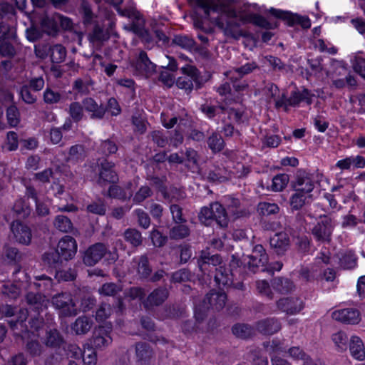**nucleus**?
I'll return each instance as SVG.
<instances>
[{
    "instance_id": "obj_1",
    "label": "nucleus",
    "mask_w": 365,
    "mask_h": 365,
    "mask_svg": "<svg viewBox=\"0 0 365 365\" xmlns=\"http://www.w3.org/2000/svg\"><path fill=\"white\" fill-rule=\"evenodd\" d=\"M202 8L206 16H209L210 11L218 12L226 16L229 19L226 21L221 19L216 20L217 26L221 29L224 34L234 38L240 36L239 31L240 24L237 21L240 16V11L243 10L242 6L236 4L235 0H188Z\"/></svg>"
},
{
    "instance_id": "obj_2",
    "label": "nucleus",
    "mask_w": 365,
    "mask_h": 365,
    "mask_svg": "<svg viewBox=\"0 0 365 365\" xmlns=\"http://www.w3.org/2000/svg\"><path fill=\"white\" fill-rule=\"evenodd\" d=\"M227 295L224 292L211 290L199 304H195V317L202 322L210 309L220 311L225 306Z\"/></svg>"
},
{
    "instance_id": "obj_3",
    "label": "nucleus",
    "mask_w": 365,
    "mask_h": 365,
    "mask_svg": "<svg viewBox=\"0 0 365 365\" xmlns=\"http://www.w3.org/2000/svg\"><path fill=\"white\" fill-rule=\"evenodd\" d=\"M200 221L205 225H209L215 221L221 227L228 225V217L225 207L218 202H212L209 207L201 208L198 215Z\"/></svg>"
},
{
    "instance_id": "obj_4",
    "label": "nucleus",
    "mask_w": 365,
    "mask_h": 365,
    "mask_svg": "<svg viewBox=\"0 0 365 365\" xmlns=\"http://www.w3.org/2000/svg\"><path fill=\"white\" fill-rule=\"evenodd\" d=\"M255 255H243L242 259H240L235 255L232 256L231 266L239 267L244 264L247 266L248 269L252 272H256L257 268H265L268 263V256L267 252H255Z\"/></svg>"
},
{
    "instance_id": "obj_5",
    "label": "nucleus",
    "mask_w": 365,
    "mask_h": 365,
    "mask_svg": "<svg viewBox=\"0 0 365 365\" xmlns=\"http://www.w3.org/2000/svg\"><path fill=\"white\" fill-rule=\"evenodd\" d=\"M52 304L58 310L61 317H73L78 314V309L71 294L63 292L52 297Z\"/></svg>"
},
{
    "instance_id": "obj_6",
    "label": "nucleus",
    "mask_w": 365,
    "mask_h": 365,
    "mask_svg": "<svg viewBox=\"0 0 365 365\" xmlns=\"http://www.w3.org/2000/svg\"><path fill=\"white\" fill-rule=\"evenodd\" d=\"M182 76L179 77L176 81V86L180 89L190 93L194 87V83L199 86L200 84V75L199 71L193 66L186 65L181 68Z\"/></svg>"
},
{
    "instance_id": "obj_7",
    "label": "nucleus",
    "mask_w": 365,
    "mask_h": 365,
    "mask_svg": "<svg viewBox=\"0 0 365 365\" xmlns=\"http://www.w3.org/2000/svg\"><path fill=\"white\" fill-rule=\"evenodd\" d=\"M2 312L6 317H14V319L8 321L11 329L13 330H19L20 332L26 331L27 326L25 321L28 318L29 312L26 309H18L11 305H6L2 309Z\"/></svg>"
},
{
    "instance_id": "obj_8",
    "label": "nucleus",
    "mask_w": 365,
    "mask_h": 365,
    "mask_svg": "<svg viewBox=\"0 0 365 365\" xmlns=\"http://www.w3.org/2000/svg\"><path fill=\"white\" fill-rule=\"evenodd\" d=\"M257 67V64L255 62H247L240 67L227 71L225 73V75L231 81L235 90L236 91H241L245 90L247 85L245 82H239V80L252 73Z\"/></svg>"
},
{
    "instance_id": "obj_9",
    "label": "nucleus",
    "mask_w": 365,
    "mask_h": 365,
    "mask_svg": "<svg viewBox=\"0 0 365 365\" xmlns=\"http://www.w3.org/2000/svg\"><path fill=\"white\" fill-rule=\"evenodd\" d=\"M111 334V327L99 326L93 332L88 346L98 351L106 350L113 342Z\"/></svg>"
},
{
    "instance_id": "obj_10",
    "label": "nucleus",
    "mask_w": 365,
    "mask_h": 365,
    "mask_svg": "<svg viewBox=\"0 0 365 365\" xmlns=\"http://www.w3.org/2000/svg\"><path fill=\"white\" fill-rule=\"evenodd\" d=\"M292 185L294 191L312 194L315 187L314 176L306 170H299L295 174Z\"/></svg>"
},
{
    "instance_id": "obj_11",
    "label": "nucleus",
    "mask_w": 365,
    "mask_h": 365,
    "mask_svg": "<svg viewBox=\"0 0 365 365\" xmlns=\"http://www.w3.org/2000/svg\"><path fill=\"white\" fill-rule=\"evenodd\" d=\"M334 230L331 218L321 216L320 220L312 229V234L320 242H329Z\"/></svg>"
},
{
    "instance_id": "obj_12",
    "label": "nucleus",
    "mask_w": 365,
    "mask_h": 365,
    "mask_svg": "<svg viewBox=\"0 0 365 365\" xmlns=\"http://www.w3.org/2000/svg\"><path fill=\"white\" fill-rule=\"evenodd\" d=\"M251 5L244 4L243 10L240 11V16L237 19L238 21L242 23H252L259 27L266 29H272L276 25L269 22L264 17L252 14L250 11Z\"/></svg>"
},
{
    "instance_id": "obj_13",
    "label": "nucleus",
    "mask_w": 365,
    "mask_h": 365,
    "mask_svg": "<svg viewBox=\"0 0 365 365\" xmlns=\"http://www.w3.org/2000/svg\"><path fill=\"white\" fill-rule=\"evenodd\" d=\"M169 296V291L166 287H159L153 289L142 302L146 310H152L156 307L162 305Z\"/></svg>"
},
{
    "instance_id": "obj_14",
    "label": "nucleus",
    "mask_w": 365,
    "mask_h": 365,
    "mask_svg": "<svg viewBox=\"0 0 365 365\" xmlns=\"http://www.w3.org/2000/svg\"><path fill=\"white\" fill-rule=\"evenodd\" d=\"M278 310L287 314H295L304 307L302 300L297 297H282L276 302Z\"/></svg>"
},
{
    "instance_id": "obj_15",
    "label": "nucleus",
    "mask_w": 365,
    "mask_h": 365,
    "mask_svg": "<svg viewBox=\"0 0 365 365\" xmlns=\"http://www.w3.org/2000/svg\"><path fill=\"white\" fill-rule=\"evenodd\" d=\"M269 13L280 19L287 21V24L290 26L294 24H300L304 29H309L311 26V21L308 17L302 16L289 12H284L274 8L269 9Z\"/></svg>"
},
{
    "instance_id": "obj_16",
    "label": "nucleus",
    "mask_w": 365,
    "mask_h": 365,
    "mask_svg": "<svg viewBox=\"0 0 365 365\" xmlns=\"http://www.w3.org/2000/svg\"><path fill=\"white\" fill-rule=\"evenodd\" d=\"M82 104L85 111L89 114L91 120H102L106 113V108L102 103L98 104L96 101L91 98L87 97L83 99Z\"/></svg>"
},
{
    "instance_id": "obj_17",
    "label": "nucleus",
    "mask_w": 365,
    "mask_h": 365,
    "mask_svg": "<svg viewBox=\"0 0 365 365\" xmlns=\"http://www.w3.org/2000/svg\"><path fill=\"white\" fill-rule=\"evenodd\" d=\"M11 231L15 240L19 244L29 245L31 240V230L20 221H14L11 224Z\"/></svg>"
},
{
    "instance_id": "obj_18",
    "label": "nucleus",
    "mask_w": 365,
    "mask_h": 365,
    "mask_svg": "<svg viewBox=\"0 0 365 365\" xmlns=\"http://www.w3.org/2000/svg\"><path fill=\"white\" fill-rule=\"evenodd\" d=\"M76 252H45L43 260L51 267L60 269L69 259H71Z\"/></svg>"
},
{
    "instance_id": "obj_19",
    "label": "nucleus",
    "mask_w": 365,
    "mask_h": 365,
    "mask_svg": "<svg viewBox=\"0 0 365 365\" xmlns=\"http://www.w3.org/2000/svg\"><path fill=\"white\" fill-rule=\"evenodd\" d=\"M331 317L336 321L349 324H356L361 320L359 312L353 308L336 310L331 313Z\"/></svg>"
},
{
    "instance_id": "obj_20",
    "label": "nucleus",
    "mask_w": 365,
    "mask_h": 365,
    "mask_svg": "<svg viewBox=\"0 0 365 365\" xmlns=\"http://www.w3.org/2000/svg\"><path fill=\"white\" fill-rule=\"evenodd\" d=\"M114 163L105 160L100 164L98 183L105 185L107 183H114L118 180V176L113 170Z\"/></svg>"
},
{
    "instance_id": "obj_21",
    "label": "nucleus",
    "mask_w": 365,
    "mask_h": 365,
    "mask_svg": "<svg viewBox=\"0 0 365 365\" xmlns=\"http://www.w3.org/2000/svg\"><path fill=\"white\" fill-rule=\"evenodd\" d=\"M136 361L140 365H149L154 356L151 346L145 341H140L135 345Z\"/></svg>"
},
{
    "instance_id": "obj_22",
    "label": "nucleus",
    "mask_w": 365,
    "mask_h": 365,
    "mask_svg": "<svg viewBox=\"0 0 365 365\" xmlns=\"http://www.w3.org/2000/svg\"><path fill=\"white\" fill-rule=\"evenodd\" d=\"M282 328L280 322L274 317H268L256 323L257 330L262 334L272 335Z\"/></svg>"
},
{
    "instance_id": "obj_23",
    "label": "nucleus",
    "mask_w": 365,
    "mask_h": 365,
    "mask_svg": "<svg viewBox=\"0 0 365 365\" xmlns=\"http://www.w3.org/2000/svg\"><path fill=\"white\" fill-rule=\"evenodd\" d=\"M136 71L141 75L149 76L152 75L155 71L156 66L150 61L147 53L141 51L134 65Z\"/></svg>"
},
{
    "instance_id": "obj_24",
    "label": "nucleus",
    "mask_w": 365,
    "mask_h": 365,
    "mask_svg": "<svg viewBox=\"0 0 365 365\" xmlns=\"http://www.w3.org/2000/svg\"><path fill=\"white\" fill-rule=\"evenodd\" d=\"M93 325L92 319L86 316H81L71 324V329L76 335H85L90 331Z\"/></svg>"
},
{
    "instance_id": "obj_25",
    "label": "nucleus",
    "mask_w": 365,
    "mask_h": 365,
    "mask_svg": "<svg viewBox=\"0 0 365 365\" xmlns=\"http://www.w3.org/2000/svg\"><path fill=\"white\" fill-rule=\"evenodd\" d=\"M26 301L33 310L39 312L47 307L48 300L41 293L29 292L26 295Z\"/></svg>"
},
{
    "instance_id": "obj_26",
    "label": "nucleus",
    "mask_w": 365,
    "mask_h": 365,
    "mask_svg": "<svg viewBox=\"0 0 365 365\" xmlns=\"http://www.w3.org/2000/svg\"><path fill=\"white\" fill-rule=\"evenodd\" d=\"M271 286L277 292L282 294H287L295 289L293 282L283 277H274L271 281Z\"/></svg>"
},
{
    "instance_id": "obj_27",
    "label": "nucleus",
    "mask_w": 365,
    "mask_h": 365,
    "mask_svg": "<svg viewBox=\"0 0 365 365\" xmlns=\"http://www.w3.org/2000/svg\"><path fill=\"white\" fill-rule=\"evenodd\" d=\"M313 97L314 95L308 89L304 88L302 91H295L292 92L289 98H288V105L296 106L302 102H305L307 104L310 105L312 103Z\"/></svg>"
},
{
    "instance_id": "obj_28",
    "label": "nucleus",
    "mask_w": 365,
    "mask_h": 365,
    "mask_svg": "<svg viewBox=\"0 0 365 365\" xmlns=\"http://www.w3.org/2000/svg\"><path fill=\"white\" fill-rule=\"evenodd\" d=\"M312 198V194L302 193V192L294 191L289 197V205L292 211L301 210L304 206L309 204Z\"/></svg>"
},
{
    "instance_id": "obj_29",
    "label": "nucleus",
    "mask_w": 365,
    "mask_h": 365,
    "mask_svg": "<svg viewBox=\"0 0 365 365\" xmlns=\"http://www.w3.org/2000/svg\"><path fill=\"white\" fill-rule=\"evenodd\" d=\"M197 262L201 271L205 272L207 270V267L210 265L213 267L220 265L222 262V259L221 256L218 254L211 255V252H202Z\"/></svg>"
},
{
    "instance_id": "obj_30",
    "label": "nucleus",
    "mask_w": 365,
    "mask_h": 365,
    "mask_svg": "<svg viewBox=\"0 0 365 365\" xmlns=\"http://www.w3.org/2000/svg\"><path fill=\"white\" fill-rule=\"evenodd\" d=\"M332 261L344 269H352L356 265L357 259L353 252H339Z\"/></svg>"
},
{
    "instance_id": "obj_31",
    "label": "nucleus",
    "mask_w": 365,
    "mask_h": 365,
    "mask_svg": "<svg viewBox=\"0 0 365 365\" xmlns=\"http://www.w3.org/2000/svg\"><path fill=\"white\" fill-rule=\"evenodd\" d=\"M215 271L214 279L217 285L220 287L221 286H231L232 284V278L228 269L224 267L220 266L219 268L215 269Z\"/></svg>"
},
{
    "instance_id": "obj_32",
    "label": "nucleus",
    "mask_w": 365,
    "mask_h": 365,
    "mask_svg": "<svg viewBox=\"0 0 365 365\" xmlns=\"http://www.w3.org/2000/svg\"><path fill=\"white\" fill-rule=\"evenodd\" d=\"M56 14H53L51 16L46 15L41 20V24L43 30L51 36H55L58 31Z\"/></svg>"
},
{
    "instance_id": "obj_33",
    "label": "nucleus",
    "mask_w": 365,
    "mask_h": 365,
    "mask_svg": "<svg viewBox=\"0 0 365 365\" xmlns=\"http://www.w3.org/2000/svg\"><path fill=\"white\" fill-rule=\"evenodd\" d=\"M45 350L44 345L36 339H29L25 344V351L31 357L41 356Z\"/></svg>"
},
{
    "instance_id": "obj_34",
    "label": "nucleus",
    "mask_w": 365,
    "mask_h": 365,
    "mask_svg": "<svg viewBox=\"0 0 365 365\" xmlns=\"http://www.w3.org/2000/svg\"><path fill=\"white\" fill-rule=\"evenodd\" d=\"M349 350L353 357L358 360H363L365 357L364 344L358 336H352L349 345Z\"/></svg>"
},
{
    "instance_id": "obj_35",
    "label": "nucleus",
    "mask_w": 365,
    "mask_h": 365,
    "mask_svg": "<svg viewBox=\"0 0 365 365\" xmlns=\"http://www.w3.org/2000/svg\"><path fill=\"white\" fill-rule=\"evenodd\" d=\"M48 52L51 60L53 63H60L63 62L67 54L66 48L61 44H55L49 46Z\"/></svg>"
},
{
    "instance_id": "obj_36",
    "label": "nucleus",
    "mask_w": 365,
    "mask_h": 365,
    "mask_svg": "<svg viewBox=\"0 0 365 365\" xmlns=\"http://www.w3.org/2000/svg\"><path fill=\"white\" fill-rule=\"evenodd\" d=\"M263 346L271 356L275 354H279L286 352L287 347L284 344V340H279L278 339H274L270 341L264 342Z\"/></svg>"
},
{
    "instance_id": "obj_37",
    "label": "nucleus",
    "mask_w": 365,
    "mask_h": 365,
    "mask_svg": "<svg viewBox=\"0 0 365 365\" xmlns=\"http://www.w3.org/2000/svg\"><path fill=\"white\" fill-rule=\"evenodd\" d=\"M110 31L100 25H96L92 33L90 34V40L95 42H103L109 39Z\"/></svg>"
},
{
    "instance_id": "obj_38",
    "label": "nucleus",
    "mask_w": 365,
    "mask_h": 365,
    "mask_svg": "<svg viewBox=\"0 0 365 365\" xmlns=\"http://www.w3.org/2000/svg\"><path fill=\"white\" fill-rule=\"evenodd\" d=\"M85 109L83 105L78 101H74L70 103L68 106V114L71 118L76 123L81 121L84 116Z\"/></svg>"
},
{
    "instance_id": "obj_39",
    "label": "nucleus",
    "mask_w": 365,
    "mask_h": 365,
    "mask_svg": "<svg viewBox=\"0 0 365 365\" xmlns=\"http://www.w3.org/2000/svg\"><path fill=\"white\" fill-rule=\"evenodd\" d=\"M289 242V237L286 233L279 232L270 237L269 245L271 248L282 250L286 249Z\"/></svg>"
},
{
    "instance_id": "obj_40",
    "label": "nucleus",
    "mask_w": 365,
    "mask_h": 365,
    "mask_svg": "<svg viewBox=\"0 0 365 365\" xmlns=\"http://www.w3.org/2000/svg\"><path fill=\"white\" fill-rule=\"evenodd\" d=\"M172 42L173 44L187 51H191L195 44V41L186 35H175Z\"/></svg>"
},
{
    "instance_id": "obj_41",
    "label": "nucleus",
    "mask_w": 365,
    "mask_h": 365,
    "mask_svg": "<svg viewBox=\"0 0 365 365\" xmlns=\"http://www.w3.org/2000/svg\"><path fill=\"white\" fill-rule=\"evenodd\" d=\"M124 237L133 247H138L143 242L141 233L138 230L133 228L127 229L124 232Z\"/></svg>"
},
{
    "instance_id": "obj_42",
    "label": "nucleus",
    "mask_w": 365,
    "mask_h": 365,
    "mask_svg": "<svg viewBox=\"0 0 365 365\" xmlns=\"http://www.w3.org/2000/svg\"><path fill=\"white\" fill-rule=\"evenodd\" d=\"M232 331L234 335L238 338L247 339L254 334L253 329L248 324H237L232 328Z\"/></svg>"
},
{
    "instance_id": "obj_43",
    "label": "nucleus",
    "mask_w": 365,
    "mask_h": 365,
    "mask_svg": "<svg viewBox=\"0 0 365 365\" xmlns=\"http://www.w3.org/2000/svg\"><path fill=\"white\" fill-rule=\"evenodd\" d=\"M207 143L209 148L213 153L221 151L225 145V142L221 135L215 132L207 138Z\"/></svg>"
},
{
    "instance_id": "obj_44",
    "label": "nucleus",
    "mask_w": 365,
    "mask_h": 365,
    "mask_svg": "<svg viewBox=\"0 0 365 365\" xmlns=\"http://www.w3.org/2000/svg\"><path fill=\"white\" fill-rule=\"evenodd\" d=\"M54 227L63 232H68L73 229V223L66 216L59 215L55 217L53 222Z\"/></svg>"
},
{
    "instance_id": "obj_45",
    "label": "nucleus",
    "mask_w": 365,
    "mask_h": 365,
    "mask_svg": "<svg viewBox=\"0 0 365 365\" xmlns=\"http://www.w3.org/2000/svg\"><path fill=\"white\" fill-rule=\"evenodd\" d=\"M113 309L110 304L102 302L96 312V320L98 322H103L112 314Z\"/></svg>"
},
{
    "instance_id": "obj_46",
    "label": "nucleus",
    "mask_w": 365,
    "mask_h": 365,
    "mask_svg": "<svg viewBox=\"0 0 365 365\" xmlns=\"http://www.w3.org/2000/svg\"><path fill=\"white\" fill-rule=\"evenodd\" d=\"M289 180V176L287 174L275 175L272 180L271 190L274 192L282 191L287 185Z\"/></svg>"
},
{
    "instance_id": "obj_47",
    "label": "nucleus",
    "mask_w": 365,
    "mask_h": 365,
    "mask_svg": "<svg viewBox=\"0 0 365 365\" xmlns=\"http://www.w3.org/2000/svg\"><path fill=\"white\" fill-rule=\"evenodd\" d=\"M13 212L17 217L25 218L30 215L31 210L23 199H19L13 206Z\"/></svg>"
},
{
    "instance_id": "obj_48",
    "label": "nucleus",
    "mask_w": 365,
    "mask_h": 365,
    "mask_svg": "<svg viewBox=\"0 0 365 365\" xmlns=\"http://www.w3.org/2000/svg\"><path fill=\"white\" fill-rule=\"evenodd\" d=\"M63 342V338L60 333L55 329L46 332V345L47 346L57 347Z\"/></svg>"
},
{
    "instance_id": "obj_49",
    "label": "nucleus",
    "mask_w": 365,
    "mask_h": 365,
    "mask_svg": "<svg viewBox=\"0 0 365 365\" xmlns=\"http://www.w3.org/2000/svg\"><path fill=\"white\" fill-rule=\"evenodd\" d=\"M58 249H59L60 251H76V241L73 237L65 235L59 240Z\"/></svg>"
},
{
    "instance_id": "obj_50",
    "label": "nucleus",
    "mask_w": 365,
    "mask_h": 365,
    "mask_svg": "<svg viewBox=\"0 0 365 365\" xmlns=\"http://www.w3.org/2000/svg\"><path fill=\"white\" fill-rule=\"evenodd\" d=\"M257 211L260 215L267 216L278 213L279 207L275 203L262 202L258 204Z\"/></svg>"
},
{
    "instance_id": "obj_51",
    "label": "nucleus",
    "mask_w": 365,
    "mask_h": 365,
    "mask_svg": "<svg viewBox=\"0 0 365 365\" xmlns=\"http://www.w3.org/2000/svg\"><path fill=\"white\" fill-rule=\"evenodd\" d=\"M6 118L9 125L11 127H16L20 122V113L18 108L14 106H10L6 110Z\"/></svg>"
},
{
    "instance_id": "obj_52",
    "label": "nucleus",
    "mask_w": 365,
    "mask_h": 365,
    "mask_svg": "<svg viewBox=\"0 0 365 365\" xmlns=\"http://www.w3.org/2000/svg\"><path fill=\"white\" fill-rule=\"evenodd\" d=\"M122 290L120 285L110 282L103 284L99 289V293L104 296L114 297Z\"/></svg>"
},
{
    "instance_id": "obj_53",
    "label": "nucleus",
    "mask_w": 365,
    "mask_h": 365,
    "mask_svg": "<svg viewBox=\"0 0 365 365\" xmlns=\"http://www.w3.org/2000/svg\"><path fill=\"white\" fill-rule=\"evenodd\" d=\"M190 234V230L185 225H178L173 227L170 230V237L174 240H180L187 237Z\"/></svg>"
},
{
    "instance_id": "obj_54",
    "label": "nucleus",
    "mask_w": 365,
    "mask_h": 365,
    "mask_svg": "<svg viewBox=\"0 0 365 365\" xmlns=\"http://www.w3.org/2000/svg\"><path fill=\"white\" fill-rule=\"evenodd\" d=\"M256 288L259 294L272 300L274 299V293L271 289L269 283L266 280L256 282Z\"/></svg>"
},
{
    "instance_id": "obj_55",
    "label": "nucleus",
    "mask_w": 365,
    "mask_h": 365,
    "mask_svg": "<svg viewBox=\"0 0 365 365\" xmlns=\"http://www.w3.org/2000/svg\"><path fill=\"white\" fill-rule=\"evenodd\" d=\"M61 95L59 92L47 88L43 92V101L45 103L52 105L58 103L61 100Z\"/></svg>"
},
{
    "instance_id": "obj_56",
    "label": "nucleus",
    "mask_w": 365,
    "mask_h": 365,
    "mask_svg": "<svg viewBox=\"0 0 365 365\" xmlns=\"http://www.w3.org/2000/svg\"><path fill=\"white\" fill-rule=\"evenodd\" d=\"M85 155L83 146L81 145H75L70 148L68 159L73 161L82 160L85 158Z\"/></svg>"
},
{
    "instance_id": "obj_57",
    "label": "nucleus",
    "mask_w": 365,
    "mask_h": 365,
    "mask_svg": "<svg viewBox=\"0 0 365 365\" xmlns=\"http://www.w3.org/2000/svg\"><path fill=\"white\" fill-rule=\"evenodd\" d=\"M5 145L9 151H14L18 149L19 137L16 132L9 131L7 133Z\"/></svg>"
},
{
    "instance_id": "obj_58",
    "label": "nucleus",
    "mask_w": 365,
    "mask_h": 365,
    "mask_svg": "<svg viewBox=\"0 0 365 365\" xmlns=\"http://www.w3.org/2000/svg\"><path fill=\"white\" fill-rule=\"evenodd\" d=\"M332 340L339 349H346L349 339L344 331H340L332 335Z\"/></svg>"
},
{
    "instance_id": "obj_59",
    "label": "nucleus",
    "mask_w": 365,
    "mask_h": 365,
    "mask_svg": "<svg viewBox=\"0 0 365 365\" xmlns=\"http://www.w3.org/2000/svg\"><path fill=\"white\" fill-rule=\"evenodd\" d=\"M190 272L185 269H182L172 274L171 282L182 283L187 282L190 279Z\"/></svg>"
},
{
    "instance_id": "obj_60",
    "label": "nucleus",
    "mask_w": 365,
    "mask_h": 365,
    "mask_svg": "<svg viewBox=\"0 0 365 365\" xmlns=\"http://www.w3.org/2000/svg\"><path fill=\"white\" fill-rule=\"evenodd\" d=\"M97 351L91 346L84 349L81 356L86 365H96L97 361Z\"/></svg>"
},
{
    "instance_id": "obj_61",
    "label": "nucleus",
    "mask_w": 365,
    "mask_h": 365,
    "mask_svg": "<svg viewBox=\"0 0 365 365\" xmlns=\"http://www.w3.org/2000/svg\"><path fill=\"white\" fill-rule=\"evenodd\" d=\"M1 292L9 298L16 299L19 296L21 290L16 284L6 283L3 284Z\"/></svg>"
},
{
    "instance_id": "obj_62",
    "label": "nucleus",
    "mask_w": 365,
    "mask_h": 365,
    "mask_svg": "<svg viewBox=\"0 0 365 365\" xmlns=\"http://www.w3.org/2000/svg\"><path fill=\"white\" fill-rule=\"evenodd\" d=\"M87 211L99 215H104L106 211V207L102 200H98L91 202L87 206Z\"/></svg>"
},
{
    "instance_id": "obj_63",
    "label": "nucleus",
    "mask_w": 365,
    "mask_h": 365,
    "mask_svg": "<svg viewBox=\"0 0 365 365\" xmlns=\"http://www.w3.org/2000/svg\"><path fill=\"white\" fill-rule=\"evenodd\" d=\"M103 257L102 252H83V261L87 266H93Z\"/></svg>"
},
{
    "instance_id": "obj_64",
    "label": "nucleus",
    "mask_w": 365,
    "mask_h": 365,
    "mask_svg": "<svg viewBox=\"0 0 365 365\" xmlns=\"http://www.w3.org/2000/svg\"><path fill=\"white\" fill-rule=\"evenodd\" d=\"M152 269L148 264V259L145 255H143L138 263V272L144 278L148 277Z\"/></svg>"
}]
</instances>
